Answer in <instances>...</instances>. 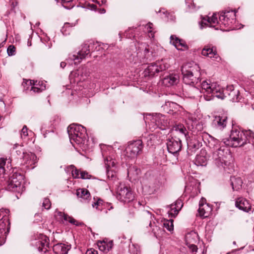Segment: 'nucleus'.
Here are the masks:
<instances>
[{"mask_svg": "<svg viewBox=\"0 0 254 254\" xmlns=\"http://www.w3.org/2000/svg\"><path fill=\"white\" fill-rule=\"evenodd\" d=\"M201 87L204 90V97L207 101H210L216 97L223 99L228 96L230 100L233 102L238 101L239 91L235 90L233 86H227L226 89H223L216 82H211L210 81L203 80L201 83Z\"/></svg>", "mask_w": 254, "mask_h": 254, "instance_id": "obj_1", "label": "nucleus"}, {"mask_svg": "<svg viewBox=\"0 0 254 254\" xmlns=\"http://www.w3.org/2000/svg\"><path fill=\"white\" fill-rule=\"evenodd\" d=\"M182 73L183 82L186 84L191 85L190 90L194 93L191 97H194V94L199 92L198 88L195 86L200 82L201 73L199 65L194 63H187L182 66Z\"/></svg>", "mask_w": 254, "mask_h": 254, "instance_id": "obj_2", "label": "nucleus"}, {"mask_svg": "<svg viewBox=\"0 0 254 254\" xmlns=\"http://www.w3.org/2000/svg\"><path fill=\"white\" fill-rule=\"evenodd\" d=\"M67 132L70 140L76 143H84L88 138L86 129L83 126L76 124H72L67 128ZM87 141H89L87 140Z\"/></svg>", "mask_w": 254, "mask_h": 254, "instance_id": "obj_3", "label": "nucleus"}, {"mask_svg": "<svg viewBox=\"0 0 254 254\" xmlns=\"http://www.w3.org/2000/svg\"><path fill=\"white\" fill-rule=\"evenodd\" d=\"M169 66L170 64L167 59L151 63L144 70V76L148 78H152L157 76L160 72L168 69Z\"/></svg>", "mask_w": 254, "mask_h": 254, "instance_id": "obj_4", "label": "nucleus"}, {"mask_svg": "<svg viewBox=\"0 0 254 254\" xmlns=\"http://www.w3.org/2000/svg\"><path fill=\"white\" fill-rule=\"evenodd\" d=\"M23 182V176L18 173L13 174L9 178L7 186V190L9 191L17 192L21 194L24 187L22 185Z\"/></svg>", "mask_w": 254, "mask_h": 254, "instance_id": "obj_5", "label": "nucleus"}, {"mask_svg": "<svg viewBox=\"0 0 254 254\" xmlns=\"http://www.w3.org/2000/svg\"><path fill=\"white\" fill-rule=\"evenodd\" d=\"M227 151V150L225 151V149H222L220 147L213 154V158L216 165L219 167H222L224 169H226L227 166H228L230 164V162L228 163L226 160L227 158L231 157Z\"/></svg>", "mask_w": 254, "mask_h": 254, "instance_id": "obj_6", "label": "nucleus"}, {"mask_svg": "<svg viewBox=\"0 0 254 254\" xmlns=\"http://www.w3.org/2000/svg\"><path fill=\"white\" fill-rule=\"evenodd\" d=\"M236 10L227 8L220 12L219 19L221 24L231 27L236 22Z\"/></svg>", "mask_w": 254, "mask_h": 254, "instance_id": "obj_7", "label": "nucleus"}, {"mask_svg": "<svg viewBox=\"0 0 254 254\" xmlns=\"http://www.w3.org/2000/svg\"><path fill=\"white\" fill-rule=\"evenodd\" d=\"M95 46L96 44L93 42H90L89 44L84 43L82 45L81 49L77 53V55H73L71 59L74 61L75 64L80 63L82 59L85 58L86 56L95 50Z\"/></svg>", "mask_w": 254, "mask_h": 254, "instance_id": "obj_8", "label": "nucleus"}, {"mask_svg": "<svg viewBox=\"0 0 254 254\" xmlns=\"http://www.w3.org/2000/svg\"><path fill=\"white\" fill-rule=\"evenodd\" d=\"M167 126L168 121L166 117L160 114L153 115L149 124L150 128L152 130L157 128L164 130Z\"/></svg>", "mask_w": 254, "mask_h": 254, "instance_id": "obj_9", "label": "nucleus"}, {"mask_svg": "<svg viewBox=\"0 0 254 254\" xmlns=\"http://www.w3.org/2000/svg\"><path fill=\"white\" fill-rule=\"evenodd\" d=\"M117 197L121 201L129 202L134 198V195L130 188L120 184L117 190Z\"/></svg>", "mask_w": 254, "mask_h": 254, "instance_id": "obj_10", "label": "nucleus"}, {"mask_svg": "<svg viewBox=\"0 0 254 254\" xmlns=\"http://www.w3.org/2000/svg\"><path fill=\"white\" fill-rule=\"evenodd\" d=\"M232 129L229 137L226 141H223V143H226L227 141H234L238 143L244 140L243 137V130L241 128L237 126H235L232 121Z\"/></svg>", "mask_w": 254, "mask_h": 254, "instance_id": "obj_11", "label": "nucleus"}, {"mask_svg": "<svg viewBox=\"0 0 254 254\" xmlns=\"http://www.w3.org/2000/svg\"><path fill=\"white\" fill-rule=\"evenodd\" d=\"M228 118L226 115L215 116L211 123L214 130H222L227 126Z\"/></svg>", "mask_w": 254, "mask_h": 254, "instance_id": "obj_12", "label": "nucleus"}, {"mask_svg": "<svg viewBox=\"0 0 254 254\" xmlns=\"http://www.w3.org/2000/svg\"><path fill=\"white\" fill-rule=\"evenodd\" d=\"M206 199L202 198L199 201L198 212L201 217H207L212 211V208L205 202Z\"/></svg>", "mask_w": 254, "mask_h": 254, "instance_id": "obj_13", "label": "nucleus"}, {"mask_svg": "<svg viewBox=\"0 0 254 254\" xmlns=\"http://www.w3.org/2000/svg\"><path fill=\"white\" fill-rule=\"evenodd\" d=\"M162 80L164 85L169 87L176 85L179 82V76L177 74L168 73Z\"/></svg>", "mask_w": 254, "mask_h": 254, "instance_id": "obj_14", "label": "nucleus"}, {"mask_svg": "<svg viewBox=\"0 0 254 254\" xmlns=\"http://www.w3.org/2000/svg\"><path fill=\"white\" fill-rule=\"evenodd\" d=\"M143 144H128L125 149L126 155L130 158L135 157L142 148Z\"/></svg>", "mask_w": 254, "mask_h": 254, "instance_id": "obj_15", "label": "nucleus"}, {"mask_svg": "<svg viewBox=\"0 0 254 254\" xmlns=\"http://www.w3.org/2000/svg\"><path fill=\"white\" fill-rule=\"evenodd\" d=\"M49 245V239L46 236L43 235L35 243V245L38 250L44 253L48 251Z\"/></svg>", "mask_w": 254, "mask_h": 254, "instance_id": "obj_16", "label": "nucleus"}, {"mask_svg": "<svg viewBox=\"0 0 254 254\" xmlns=\"http://www.w3.org/2000/svg\"><path fill=\"white\" fill-rule=\"evenodd\" d=\"M235 206L237 208L244 212H249L251 209V205L245 198L240 197L236 199Z\"/></svg>", "mask_w": 254, "mask_h": 254, "instance_id": "obj_17", "label": "nucleus"}, {"mask_svg": "<svg viewBox=\"0 0 254 254\" xmlns=\"http://www.w3.org/2000/svg\"><path fill=\"white\" fill-rule=\"evenodd\" d=\"M170 43L178 50H186L189 49V47L185 41L174 35L170 37Z\"/></svg>", "mask_w": 254, "mask_h": 254, "instance_id": "obj_18", "label": "nucleus"}, {"mask_svg": "<svg viewBox=\"0 0 254 254\" xmlns=\"http://www.w3.org/2000/svg\"><path fill=\"white\" fill-rule=\"evenodd\" d=\"M183 206L181 199H177L174 203L170 205L169 206L170 210L168 211V214L172 217H175Z\"/></svg>", "mask_w": 254, "mask_h": 254, "instance_id": "obj_19", "label": "nucleus"}, {"mask_svg": "<svg viewBox=\"0 0 254 254\" xmlns=\"http://www.w3.org/2000/svg\"><path fill=\"white\" fill-rule=\"evenodd\" d=\"M218 23H221L218 21L216 14H213L211 17H207L206 19L203 18L201 21V26H203V24H204L210 27H213L215 29H218V27H216Z\"/></svg>", "mask_w": 254, "mask_h": 254, "instance_id": "obj_20", "label": "nucleus"}, {"mask_svg": "<svg viewBox=\"0 0 254 254\" xmlns=\"http://www.w3.org/2000/svg\"><path fill=\"white\" fill-rule=\"evenodd\" d=\"M202 55L207 56L210 58L218 59L219 58L216 50H214L213 47L210 45L205 46L201 51Z\"/></svg>", "mask_w": 254, "mask_h": 254, "instance_id": "obj_21", "label": "nucleus"}, {"mask_svg": "<svg viewBox=\"0 0 254 254\" xmlns=\"http://www.w3.org/2000/svg\"><path fill=\"white\" fill-rule=\"evenodd\" d=\"M71 75H74L75 76L74 80L78 82L85 80L88 76V73L86 72L85 68H82L77 70L75 72H71Z\"/></svg>", "mask_w": 254, "mask_h": 254, "instance_id": "obj_22", "label": "nucleus"}, {"mask_svg": "<svg viewBox=\"0 0 254 254\" xmlns=\"http://www.w3.org/2000/svg\"><path fill=\"white\" fill-rule=\"evenodd\" d=\"M22 85L23 86L24 90L25 91L29 90V86L26 87V86L34 85L37 87H46V84L43 81L38 80L35 81L30 79H24L22 83Z\"/></svg>", "mask_w": 254, "mask_h": 254, "instance_id": "obj_23", "label": "nucleus"}, {"mask_svg": "<svg viewBox=\"0 0 254 254\" xmlns=\"http://www.w3.org/2000/svg\"><path fill=\"white\" fill-rule=\"evenodd\" d=\"M70 246L64 244L59 243L54 245L53 250L56 254H67Z\"/></svg>", "mask_w": 254, "mask_h": 254, "instance_id": "obj_24", "label": "nucleus"}, {"mask_svg": "<svg viewBox=\"0 0 254 254\" xmlns=\"http://www.w3.org/2000/svg\"><path fill=\"white\" fill-rule=\"evenodd\" d=\"M76 193L80 201L84 203L88 202L90 193L87 190L83 188L77 189Z\"/></svg>", "mask_w": 254, "mask_h": 254, "instance_id": "obj_25", "label": "nucleus"}, {"mask_svg": "<svg viewBox=\"0 0 254 254\" xmlns=\"http://www.w3.org/2000/svg\"><path fill=\"white\" fill-rule=\"evenodd\" d=\"M179 105L172 102H167L162 106L164 111L168 114H174L177 112Z\"/></svg>", "mask_w": 254, "mask_h": 254, "instance_id": "obj_26", "label": "nucleus"}, {"mask_svg": "<svg viewBox=\"0 0 254 254\" xmlns=\"http://www.w3.org/2000/svg\"><path fill=\"white\" fill-rule=\"evenodd\" d=\"M206 152L205 150H201L200 154L197 155L195 160L194 164L196 166H205L207 164V159L205 156Z\"/></svg>", "mask_w": 254, "mask_h": 254, "instance_id": "obj_27", "label": "nucleus"}, {"mask_svg": "<svg viewBox=\"0 0 254 254\" xmlns=\"http://www.w3.org/2000/svg\"><path fill=\"white\" fill-rule=\"evenodd\" d=\"M244 140L242 143H254V132L250 129L243 130Z\"/></svg>", "mask_w": 254, "mask_h": 254, "instance_id": "obj_28", "label": "nucleus"}, {"mask_svg": "<svg viewBox=\"0 0 254 254\" xmlns=\"http://www.w3.org/2000/svg\"><path fill=\"white\" fill-rule=\"evenodd\" d=\"M231 185L233 190L238 191L242 188L243 185L242 180L240 178L231 177L230 179Z\"/></svg>", "mask_w": 254, "mask_h": 254, "instance_id": "obj_29", "label": "nucleus"}, {"mask_svg": "<svg viewBox=\"0 0 254 254\" xmlns=\"http://www.w3.org/2000/svg\"><path fill=\"white\" fill-rule=\"evenodd\" d=\"M94 200L92 204V207L99 211H102L105 207L110 205L108 203H104L103 200L100 198H94Z\"/></svg>", "mask_w": 254, "mask_h": 254, "instance_id": "obj_30", "label": "nucleus"}, {"mask_svg": "<svg viewBox=\"0 0 254 254\" xmlns=\"http://www.w3.org/2000/svg\"><path fill=\"white\" fill-rule=\"evenodd\" d=\"M198 240V235L194 231H191L186 235V241L187 244L190 243H196Z\"/></svg>", "mask_w": 254, "mask_h": 254, "instance_id": "obj_31", "label": "nucleus"}, {"mask_svg": "<svg viewBox=\"0 0 254 254\" xmlns=\"http://www.w3.org/2000/svg\"><path fill=\"white\" fill-rule=\"evenodd\" d=\"M23 159L25 160V163L29 165L34 164L37 160V157L35 154L31 152L24 153L23 152Z\"/></svg>", "mask_w": 254, "mask_h": 254, "instance_id": "obj_32", "label": "nucleus"}, {"mask_svg": "<svg viewBox=\"0 0 254 254\" xmlns=\"http://www.w3.org/2000/svg\"><path fill=\"white\" fill-rule=\"evenodd\" d=\"M182 144H167L168 151L173 154L179 152L182 148Z\"/></svg>", "mask_w": 254, "mask_h": 254, "instance_id": "obj_33", "label": "nucleus"}, {"mask_svg": "<svg viewBox=\"0 0 254 254\" xmlns=\"http://www.w3.org/2000/svg\"><path fill=\"white\" fill-rule=\"evenodd\" d=\"M59 214L60 216H62L64 217V219L65 221H68L71 224H73L76 226H79L82 224L81 223L78 222L77 221H76L75 219H74L73 218L68 216L67 214H65L64 213H63L61 212H59Z\"/></svg>", "mask_w": 254, "mask_h": 254, "instance_id": "obj_34", "label": "nucleus"}, {"mask_svg": "<svg viewBox=\"0 0 254 254\" xmlns=\"http://www.w3.org/2000/svg\"><path fill=\"white\" fill-rule=\"evenodd\" d=\"M187 152L189 155H192L200 147V144H187Z\"/></svg>", "mask_w": 254, "mask_h": 254, "instance_id": "obj_35", "label": "nucleus"}, {"mask_svg": "<svg viewBox=\"0 0 254 254\" xmlns=\"http://www.w3.org/2000/svg\"><path fill=\"white\" fill-rule=\"evenodd\" d=\"M73 25L69 23H65L62 28L61 31L64 35H68L70 34Z\"/></svg>", "mask_w": 254, "mask_h": 254, "instance_id": "obj_36", "label": "nucleus"}, {"mask_svg": "<svg viewBox=\"0 0 254 254\" xmlns=\"http://www.w3.org/2000/svg\"><path fill=\"white\" fill-rule=\"evenodd\" d=\"M29 86V89L30 90V92H31V94L32 95L33 93H39L45 90V86L42 87H37V86L32 85V86H26V87Z\"/></svg>", "mask_w": 254, "mask_h": 254, "instance_id": "obj_37", "label": "nucleus"}, {"mask_svg": "<svg viewBox=\"0 0 254 254\" xmlns=\"http://www.w3.org/2000/svg\"><path fill=\"white\" fill-rule=\"evenodd\" d=\"M176 130L179 131L180 133H181L182 135L186 138L187 139V131L186 130V128L184 127V126L183 125H177L175 127Z\"/></svg>", "mask_w": 254, "mask_h": 254, "instance_id": "obj_38", "label": "nucleus"}, {"mask_svg": "<svg viewBox=\"0 0 254 254\" xmlns=\"http://www.w3.org/2000/svg\"><path fill=\"white\" fill-rule=\"evenodd\" d=\"M163 225L166 229L169 231H171L174 229L173 220L172 219L165 220Z\"/></svg>", "mask_w": 254, "mask_h": 254, "instance_id": "obj_39", "label": "nucleus"}, {"mask_svg": "<svg viewBox=\"0 0 254 254\" xmlns=\"http://www.w3.org/2000/svg\"><path fill=\"white\" fill-rule=\"evenodd\" d=\"M6 159L3 158H0V177L5 172L4 166L5 164Z\"/></svg>", "mask_w": 254, "mask_h": 254, "instance_id": "obj_40", "label": "nucleus"}, {"mask_svg": "<svg viewBox=\"0 0 254 254\" xmlns=\"http://www.w3.org/2000/svg\"><path fill=\"white\" fill-rule=\"evenodd\" d=\"M7 53L9 56L15 55L16 53L15 47L12 45H9L7 49Z\"/></svg>", "mask_w": 254, "mask_h": 254, "instance_id": "obj_41", "label": "nucleus"}, {"mask_svg": "<svg viewBox=\"0 0 254 254\" xmlns=\"http://www.w3.org/2000/svg\"><path fill=\"white\" fill-rule=\"evenodd\" d=\"M42 206L46 209H49L51 208V203L49 198H45L43 199Z\"/></svg>", "mask_w": 254, "mask_h": 254, "instance_id": "obj_42", "label": "nucleus"}, {"mask_svg": "<svg viewBox=\"0 0 254 254\" xmlns=\"http://www.w3.org/2000/svg\"><path fill=\"white\" fill-rule=\"evenodd\" d=\"M28 135V128L26 126H24L21 131V137L23 139H25Z\"/></svg>", "mask_w": 254, "mask_h": 254, "instance_id": "obj_43", "label": "nucleus"}, {"mask_svg": "<svg viewBox=\"0 0 254 254\" xmlns=\"http://www.w3.org/2000/svg\"><path fill=\"white\" fill-rule=\"evenodd\" d=\"M71 168L72 169V171H71V174H72V176H73V178H79V175H80V172H79V171L78 170H77V169L76 168H74V166H71Z\"/></svg>", "mask_w": 254, "mask_h": 254, "instance_id": "obj_44", "label": "nucleus"}, {"mask_svg": "<svg viewBox=\"0 0 254 254\" xmlns=\"http://www.w3.org/2000/svg\"><path fill=\"white\" fill-rule=\"evenodd\" d=\"M98 246L100 251L107 252L106 243L105 242H100L98 244Z\"/></svg>", "mask_w": 254, "mask_h": 254, "instance_id": "obj_45", "label": "nucleus"}, {"mask_svg": "<svg viewBox=\"0 0 254 254\" xmlns=\"http://www.w3.org/2000/svg\"><path fill=\"white\" fill-rule=\"evenodd\" d=\"M18 2L16 1H12L11 3V9L10 11H7L6 12L7 15L9 14L10 13V11H13L14 13H16V11L15 10V7L17 5Z\"/></svg>", "mask_w": 254, "mask_h": 254, "instance_id": "obj_46", "label": "nucleus"}, {"mask_svg": "<svg viewBox=\"0 0 254 254\" xmlns=\"http://www.w3.org/2000/svg\"><path fill=\"white\" fill-rule=\"evenodd\" d=\"M90 177V175H88L87 172L85 171L80 172L79 178H81L82 179H89Z\"/></svg>", "mask_w": 254, "mask_h": 254, "instance_id": "obj_47", "label": "nucleus"}, {"mask_svg": "<svg viewBox=\"0 0 254 254\" xmlns=\"http://www.w3.org/2000/svg\"><path fill=\"white\" fill-rule=\"evenodd\" d=\"M153 24L151 22H149L147 24V29L148 33L151 34L152 37H154V33H153L152 28H153Z\"/></svg>", "mask_w": 254, "mask_h": 254, "instance_id": "obj_48", "label": "nucleus"}, {"mask_svg": "<svg viewBox=\"0 0 254 254\" xmlns=\"http://www.w3.org/2000/svg\"><path fill=\"white\" fill-rule=\"evenodd\" d=\"M194 244L195 243H190L187 244L192 252H196L197 250V248Z\"/></svg>", "mask_w": 254, "mask_h": 254, "instance_id": "obj_49", "label": "nucleus"}, {"mask_svg": "<svg viewBox=\"0 0 254 254\" xmlns=\"http://www.w3.org/2000/svg\"><path fill=\"white\" fill-rule=\"evenodd\" d=\"M144 58L146 60L149 59L150 58V54H149V49L148 47H145L144 50Z\"/></svg>", "mask_w": 254, "mask_h": 254, "instance_id": "obj_50", "label": "nucleus"}, {"mask_svg": "<svg viewBox=\"0 0 254 254\" xmlns=\"http://www.w3.org/2000/svg\"><path fill=\"white\" fill-rule=\"evenodd\" d=\"M145 213H146V217L148 218H149V219H151V218H152V214L151 213H150L149 211H146L145 212ZM149 225L150 227H152V223H151V222L150 221V220H149Z\"/></svg>", "mask_w": 254, "mask_h": 254, "instance_id": "obj_51", "label": "nucleus"}, {"mask_svg": "<svg viewBox=\"0 0 254 254\" xmlns=\"http://www.w3.org/2000/svg\"><path fill=\"white\" fill-rule=\"evenodd\" d=\"M113 243L112 241L109 242L108 243H106L107 252H109L113 247Z\"/></svg>", "mask_w": 254, "mask_h": 254, "instance_id": "obj_52", "label": "nucleus"}, {"mask_svg": "<svg viewBox=\"0 0 254 254\" xmlns=\"http://www.w3.org/2000/svg\"><path fill=\"white\" fill-rule=\"evenodd\" d=\"M85 254H98V252L93 249L87 250Z\"/></svg>", "mask_w": 254, "mask_h": 254, "instance_id": "obj_53", "label": "nucleus"}, {"mask_svg": "<svg viewBox=\"0 0 254 254\" xmlns=\"http://www.w3.org/2000/svg\"><path fill=\"white\" fill-rule=\"evenodd\" d=\"M159 231H161V230H160L159 228L156 226L152 228V232L155 235L159 234V233L158 232Z\"/></svg>", "mask_w": 254, "mask_h": 254, "instance_id": "obj_54", "label": "nucleus"}, {"mask_svg": "<svg viewBox=\"0 0 254 254\" xmlns=\"http://www.w3.org/2000/svg\"><path fill=\"white\" fill-rule=\"evenodd\" d=\"M66 65V63L64 62H62L60 64V66L62 68H64Z\"/></svg>", "mask_w": 254, "mask_h": 254, "instance_id": "obj_55", "label": "nucleus"}, {"mask_svg": "<svg viewBox=\"0 0 254 254\" xmlns=\"http://www.w3.org/2000/svg\"><path fill=\"white\" fill-rule=\"evenodd\" d=\"M5 227V224H0V231H1V230H4Z\"/></svg>", "mask_w": 254, "mask_h": 254, "instance_id": "obj_56", "label": "nucleus"}, {"mask_svg": "<svg viewBox=\"0 0 254 254\" xmlns=\"http://www.w3.org/2000/svg\"><path fill=\"white\" fill-rule=\"evenodd\" d=\"M2 219H3V218H2L1 219H0V221H1L2 223H3V222H4V220H6V221H7V222H8V225H9L10 223L9 222V221H8V220L7 219V218H4L3 220Z\"/></svg>", "mask_w": 254, "mask_h": 254, "instance_id": "obj_57", "label": "nucleus"}, {"mask_svg": "<svg viewBox=\"0 0 254 254\" xmlns=\"http://www.w3.org/2000/svg\"><path fill=\"white\" fill-rule=\"evenodd\" d=\"M107 175L109 177H110V171L107 169Z\"/></svg>", "mask_w": 254, "mask_h": 254, "instance_id": "obj_58", "label": "nucleus"}, {"mask_svg": "<svg viewBox=\"0 0 254 254\" xmlns=\"http://www.w3.org/2000/svg\"><path fill=\"white\" fill-rule=\"evenodd\" d=\"M92 143H95L97 141L96 140V138H92Z\"/></svg>", "mask_w": 254, "mask_h": 254, "instance_id": "obj_59", "label": "nucleus"}, {"mask_svg": "<svg viewBox=\"0 0 254 254\" xmlns=\"http://www.w3.org/2000/svg\"><path fill=\"white\" fill-rule=\"evenodd\" d=\"M110 175H111V178L112 179H113L115 177L114 175L112 173L111 174H110Z\"/></svg>", "mask_w": 254, "mask_h": 254, "instance_id": "obj_60", "label": "nucleus"}, {"mask_svg": "<svg viewBox=\"0 0 254 254\" xmlns=\"http://www.w3.org/2000/svg\"><path fill=\"white\" fill-rule=\"evenodd\" d=\"M110 175H111V178L112 179H113L115 177L114 175L112 173L111 174H110Z\"/></svg>", "mask_w": 254, "mask_h": 254, "instance_id": "obj_61", "label": "nucleus"}, {"mask_svg": "<svg viewBox=\"0 0 254 254\" xmlns=\"http://www.w3.org/2000/svg\"><path fill=\"white\" fill-rule=\"evenodd\" d=\"M135 142H136V141L133 140V141H129V142H128L127 143H135Z\"/></svg>", "mask_w": 254, "mask_h": 254, "instance_id": "obj_62", "label": "nucleus"}, {"mask_svg": "<svg viewBox=\"0 0 254 254\" xmlns=\"http://www.w3.org/2000/svg\"><path fill=\"white\" fill-rule=\"evenodd\" d=\"M32 139H33V138H31V141H32L33 143H34L35 140V138L33 139V140H32Z\"/></svg>", "mask_w": 254, "mask_h": 254, "instance_id": "obj_63", "label": "nucleus"}, {"mask_svg": "<svg viewBox=\"0 0 254 254\" xmlns=\"http://www.w3.org/2000/svg\"><path fill=\"white\" fill-rule=\"evenodd\" d=\"M232 147H237V145H234V144H232Z\"/></svg>", "mask_w": 254, "mask_h": 254, "instance_id": "obj_64", "label": "nucleus"}]
</instances>
